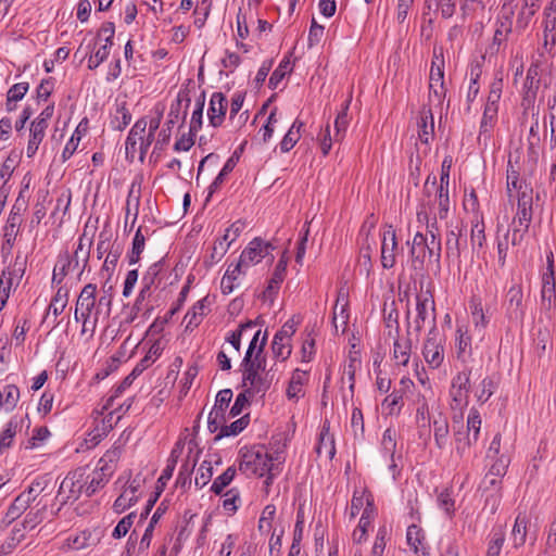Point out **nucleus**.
<instances>
[{"instance_id": "1", "label": "nucleus", "mask_w": 556, "mask_h": 556, "mask_svg": "<svg viewBox=\"0 0 556 556\" xmlns=\"http://www.w3.org/2000/svg\"><path fill=\"white\" fill-rule=\"evenodd\" d=\"M282 462L280 452L269 453L265 446H255L243 455L240 469L260 477L267 475L265 483L269 485Z\"/></svg>"}, {"instance_id": "2", "label": "nucleus", "mask_w": 556, "mask_h": 556, "mask_svg": "<svg viewBox=\"0 0 556 556\" xmlns=\"http://www.w3.org/2000/svg\"><path fill=\"white\" fill-rule=\"evenodd\" d=\"M242 388L250 397L264 396L270 388L271 378L266 371V358L256 356L254 362L242 363Z\"/></svg>"}, {"instance_id": "3", "label": "nucleus", "mask_w": 556, "mask_h": 556, "mask_svg": "<svg viewBox=\"0 0 556 556\" xmlns=\"http://www.w3.org/2000/svg\"><path fill=\"white\" fill-rule=\"evenodd\" d=\"M532 201L533 189L530 186L522 187L521 194L518 197V207L516 216L513 219L511 244H519L528 232L532 220Z\"/></svg>"}, {"instance_id": "4", "label": "nucleus", "mask_w": 556, "mask_h": 556, "mask_svg": "<svg viewBox=\"0 0 556 556\" xmlns=\"http://www.w3.org/2000/svg\"><path fill=\"white\" fill-rule=\"evenodd\" d=\"M413 318V326L417 333H419L426 325L435 326V304L430 290H420L415 296V311L412 312L407 306L406 318Z\"/></svg>"}, {"instance_id": "5", "label": "nucleus", "mask_w": 556, "mask_h": 556, "mask_svg": "<svg viewBox=\"0 0 556 556\" xmlns=\"http://www.w3.org/2000/svg\"><path fill=\"white\" fill-rule=\"evenodd\" d=\"M446 96V89L444 86V59L443 53L440 50L433 51V60L429 75V105H442L443 100Z\"/></svg>"}, {"instance_id": "6", "label": "nucleus", "mask_w": 556, "mask_h": 556, "mask_svg": "<svg viewBox=\"0 0 556 556\" xmlns=\"http://www.w3.org/2000/svg\"><path fill=\"white\" fill-rule=\"evenodd\" d=\"M46 482L42 480H35L31 484L15 497L13 503L8 508L4 521L9 525L20 518L25 511L28 510L31 504L45 492Z\"/></svg>"}, {"instance_id": "7", "label": "nucleus", "mask_w": 556, "mask_h": 556, "mask_svg": "<svg viewBox=\"0 0 556 556\" xmlns=\"http://www.w3.org/2000/svg\"><path fill=\"white\" fill-rule=\"evenodd\" d=\"M87 471V468L80 467L71 471L63 479L58 492V498L61 504H65L70 501L74 502L78 500L81 494H85L87 480L89 479Z\"/></svg>"}, {"instance_id": "8", "label": "nucleus", "mask_w": 556, "mask_h": 556, "mask_svg": "<svg viewBox=\"0 0 556 556\" xmlns=\"http://www.w3.org/2000/svg\"><path fill=\"white\" fill-rule=\"evenodd\" d=\"M273 250L274 247L270 242H267L261 238H254L241 252L238 261L239 266H242V268L247 271L248 268L257 265L263 260L273 262Z\"/></svg>"}, {"instance_id": "9", "label": "nucleus", "mask_w": 556, "mask_h": 556, "mask_svg": "<svg viewBox=\"0 0 556 556\" xmlns=\"http://www.w3.org/2000/svg\"><path fill=\"white\" fill-rule=\"evenodd\" d=\"M445 339L437 327H431L422 346V356L428 366L432 369H438L444 362Z\"/></svg>"}, {"instance_id": "10", "label": "nucleus", "mask_w": 556, "mask_h": 556, "mask_svg": "<svg viewBox=\"0 0 556 556\" xmlns=\"http://www.w3.org/2000/svg\"><path fill=\"white\" fill-rule=\"evenodd\" d=\"M148 121L146 117L138 119L129 131L125 142L127 155L135 156L137 152L144 155L152 144V136L147 134Z\"/></svg>"}, {"instance_id": "11", "label": "nucleus", "mask_w": 556, "mask_h": 556, "mask_svg": "<svg viewBox=\"0 0 556 556\" xmlns=\"http://www.w3.org/2000/svg\"><path fill=\"white\" fill-rule=\"evenodd\" d=\"M96 292L97 286L88 283L80 291L76 302L74 318L76 321H83V332L87 329V324L97 302Z\"/></svg>"}, {"instance_id": "12", "label": "nucleus", "mask_w": 556, "mask_h": 556, "mask_svg": "<svg viewBox=\"0 0 556 556\" xmlns=\"http://www.w3.org/2000/svg\"><path fill=\"white\" fill-rule=\"evenodd\" d=\"M244 226L245 225L243 222L237 220L226 229L225 235L213 245L210 256L212 263H217L224 257L232 242H235L240 237Z\"/></svg>"}, {"instance_id": "13", "label": "nucleus", "mask_w": 556, "mask_h": 556, "mask_svg": "<svg viewBox=\"0 0 556 556\" xmlns=\"http://www.w3.org/2000/svg\"><path fill=\"white\" fill-rule=\"evenodd\" d=\"M25 261L16 257L13 266L2 273L0 278V311L5 306L13 282L18 283L25 271Z\"/></svg>"}, {"instance_id": "14", "label": "nucleus", "mask_w": 556, "mask_h": 556, "mask_svg": "<svg viewBox=\"0 0 556 556\" xmlns=\"http://www.w3.org/2000/svg\"><path fill=\"white\" fill-rule=\"evenodd\" d=\"M397 241L395 229L389 225L384 227L381 242V265L383 268H392L396 262Z\"/></svg>"}, {"instance_id": "15", "label": "nucleus", "mask_w": 556, "mask_h": 556, "mask_svg": "<svg viewBox=\"0 0 556 556\" xmlns=\"http://www.w3.org/2000/svg\"><path fill=\"white\" fill-rule=\"evenodd\" d=\"M141 482L140 477H135L131 480L128 478L125 481L122 493L114 502L116 513L125 511L138 501V491L141 488Z\"/></svg>"}, {"instance_id": "16", "label": "nucleus", "mask_w": 556, "mask_h": 556, "mask_svg": "<svg viewBox=\"0 0 556 556\" xmlns=\"http://www.w3.org/2000/svg\"><path fill=\"white\" fill-rule=\"evenodd\" d=\"M556 307V281L549 275L542 276L540 311L546 318H551V312Z\"/></svg>"}, {"instance_id": "17", "label": "nucleus", "mask_w": 556, "mask_h": 556, "mask_svg": "<svg viewBox=\"0 0 556 556\" xmlns=\"http://www.w3.org/2000/svg\"><path fill=\"white\" fill-rule=\"evenodd\" d=\"M432 106L433 105L429 104L424 105L417 119L418 138L425 144H429L434 136V118Z\"/></svg>"}, {"instance_id": "18", "label": "nucleus", "mask_w": 556, "mask_h": 556, "mask_svg": "<svg viewBox=\"0 0 556 556\" xmlns=\"http://www.w3.org/2000/svg\"><path fill=\"white\" fill-rule=\"evenodd\" d=\"M227 106V99L222 92H214L212 94L207 110V117L213 127H218L223 124Z\"/></svg>"}, {"instance_id": "19", "label": "nucleus", "mask_w": 556, "mask_h": 556, "mask_svg": "<svg viewBox=\"0 0 556 556\" xmlns=\"http://www.w3.org/2000/svg\"><path fill=\"white\" fill-rule=\"evenodd\" d=\"M544 47H556V0H552L544 10Z\"/></svg>"}, {"instance_id": "20", "label": "nucleus", "mask_w": 556, "mask_h": 556, "mask_svg": "<svg viewBox=\"0 0 556 556\" xmlns=\"http://www.w3.org/2000/svg\"><path fill=\"white\" fill-rule=\"evenodd\" d=\"M469 372H459L453 378L451 396L456 406H464L467 404V394L469 390Z\"/></svg>"}, {"instance_id": "21", "label": "nucleus", "mask_w": 556, "mask_h": 556, "mask_svg": "<svg viewBox=\"0 0 556 556\" xmlns=\"http://www.w3.org/2000/svg\"><path fill=\"white\" fill-rule=\"evenodd\" d=\"M247 271L239 266V263L236 265H229L225 275L220 281V290L224 294L232 293L237 288L241 285V277L244 276Z\"/></svg>"}, {"instance_id": "22", "label": "nucleus", "mask_w": 556, "mask_h": 556, "mask_svg": "<svg viewBox=\"0 0 556 556\" xmlns=\"http://www.w3.org/2000/svg\"><path fill=\"white\" fill-rule=\"evenodd\" d=\"M513 8L504 4L497 21V28L494 33V43L501 45V42L513 31Z\"/></svg>"}, {"instance_id": "23", "label": "nucleus", "mask_w": 556, "mask_h": 556, "mask_svg": "<svg viewBox=\"0 0 556 556\" xmlns=\"http://www.w3.org/2000/svg\"><path fill=\"white\" fill-rule=\"evenodd\" d=\"M261 333H262V330H261V328H257V327L251 331L250 334H252V339H251V342L247 350V353L242 359V363L248 364L250 362H254L256 356L265 357L263 355V352H264V348H265L266 341H267V333L265 332L262 337H261Z\"/></svg>"}, {"instance_id": "24", "label": "nucleus", "mask_w": 556, "mask_h": 556, "mask_svg": "<svg viewBox=\"0 0 556 556\" xmlns=\"http://www.w3.org/2000/svg\"><path fill=\"white\" fill-rule=\"evenodd\" d=\"M46 494H41L37 501L30 505L28 508L26 516L24 518V527L34 529L38 523H40L46 514L47 501Z\"/></svg>"}, {"instance_id": "25", "label": "nucleus", "mask_w": 556, "mask_h": 556, "mask_svg": "<svg viewBox=\"0 0 556 556\" xmlns=\"http://www.w3.org/2000/svg\"><path fill=\"white\" fill-rule=\"evenodd\" d=\"M287 270V258L283 256L277 263L275 270L273 273L271 278L268 281L266 289L263 292V296L265 300H271L275 294L278 292L281 282L285 279Z\"/></svg>"}, {"instance_id": "26", "label": "nucleus", "mask_w": 556, "mask_h": 556, "mask_svg": "<svg viewBox=\"0 0 556 556\" xmlns=\"http://www.w3.org/2000/svg\"><path fill=\"white\" fill-rule=\"evenodd\" d=\"M308 381V372L306 370L295 369L291 376L287 388V397L291 401H298L304 395V386Z\"/></svg>"}, {"instance_id": "27", "label": "nucleus", "mask_w": 556, "mask_h": 556, "mask_svg": "<svg viewBox=\"0 0 556 556\" xmlns=\"http://www.w3.org/2000/svg\"><path fill=\"white\" fill-rule=\"evenodd\" d=\"M208 305H210V303H208L207 296H205V298L201 299L200 301H198L191 307V309L188 311V313L186 314V316L184 318L187 329L197 328L201 324L204 316H206L207 313L210 312Z\"/></svg>"}, {"instance_id": "28", "label": "nucleus", "mask_w": 556, "mask_h": 556, "mask_svg": "<svg viewBox=\"0 0 556 556\" xmlns=\"http://www.w3.org/2000/svg\"><path fill=\"white\" fill-rule=\"evenodd\" d=\"M232 399V392L229 389L220 390L216 395L215 409L208 416V428L216 431L218 428L217 418L222 416L223 408L227 407Z\"/></svg>"}, {"instance_id": "29", "label": "nucleus", "mask_w": 556, "mask_h": 556, "mask_svg": "<svg viewBox=\"0 0 556 556\" xmlns=\"http://www.w3.org/2000/svg\"><path fill=\"white\" fill-rule=\"evenodd\" d=\"M122 443L117 441L114 445L105 452V454L100 458L98 467L106 472V475L112 476L115 471L116 464L122 455Z\"/></svg>"}, {"instance_id": "30", "label": "nucleus", "mask_w": 556, "mask_h": 556, "mask_svg": "<svg viewBox=\"0 0 556 556\" xmlns=\"http://www.w3.org/2000/svg\"><path fill=\"white\" fill-rule=\"evenodd\" d=\"M348 306V300L344 296V294L339 293L334 307H333V316H332V324L338 332L341 330L342 332L345 331L348 321H349V314L346 311Z\"/></svg>"}, {"instance_id": "31", "label": "nucleus", "mask_w": 556, "mask_h": 556, "mask_svg": "<svg viewBox=\"0 0 556 556\" xmlns=\"http://www.w3.org/2000/svg\"><path fill=\"white\" fill-rule=\"evenodd\" d=\"M410 254L413 257L414 266H422L428 255V238L421 232H417L412 242Z\"/></svg>"}, {"instance_id": "32", "label": "nucleus", "mask_w": 556, "mask_h": 556, "mask_svg": "<svg viewBox=\"0 0 556 556\" xmlns=\"http://www.w3.org/2000/svg\"><path fill=\"white\" fill-rule=\"evenodd\" d=\"M20 401V390L13 384L5 386L0 390V413L12 412Z\"/></svg>"}, {"instance_id": "33", "label": "nucleus", "mask_w": 556, "mask_h": 556, "mask_svg": "<svg viewBox=\"0 0 556 556\" xmlns=\"http://www.w3.org/2000/svg\"><path fill=\"white\" fill-rule=\"evenodd\" d=\"M384 313V325L388 329V337L395 338L399 337L400 326H399V311L396 308L395 302L391 301L390 303H384L383 307Z\"/></svg>"}, {"instance_id": "34", "label": "nucleus", "mask_w": 556, "mask_h": 556, "mask_svg": "<svg viewBox=\"0 0 556 556\" xmlns=\"http://www.w3.org/2000/svg\"><path fill=\"white\" fill-rule=\"evenodd\" d=\"M369 508L374 509V500L372 495L365 490H356L353 494L350 507L351 517H355L363 509L367 510Z\"/></svg>"}, {"instance_id": "35", "label": "nucleus", "mask_w": 556, "mask_h": 556, "mask_svg": "<svg viewBox=\"0 0 556 556\" xmlns=\"http://www.w3.org/2000/svg\"><path fill=\"white\" fill-rule=\"evenodd\" d=\"M528 523L529 519L526 514L517 516L511 530V542L515 548H519L526 543Z\"/></svg>"}, {"instance_id": "36", "label": "nucleus", "mask_w": 556, "mask_h": 556, "mask_svg": "<svg viewBox=\"0 0 556 556\" xmlns=\"http://www.w3.org/2000/svg\"><path fill=\"white\" fill-rule=\"evenodd\" d=\"M485 227L481 215L476 214L471 222L470 241L472 249L481 250L485 243Z\"/></svg>"}, {"instance_id": "37", "label": "nucleus", "mask_w": 556, "mask_h": 556, "mask_svg": "<svg viewBox=\"0 0 556 556\" xmlns=\"http://www.w3.org/2000/svg\"><path fill=\"white\" fill-rule=\"evenodd\" d=\"M87 476L89 477V479L87 480L85 489L86 496H91L99 489L103 488L111 477L110 475H106V472H103V470L100 469L99 467L94 469L91 473L87 472Z\"/></svg>"}, {"instance_id": "38", "label": "nucleus", "mask_w": 556, "mask_h": 556, "mask_svg": "<svg viewBox=\"0 0 556 556\" xmlns=\"http://www.w3.org/2000/svg\"><path fill=\"white\" fill-rule=\"evenodd\" d=\"M410 351L412 342L408 338H394L393 356L399 364L403 366H406L408 364L410 358Z\"/></svg>"}, {"instance_id": "39", "label": "nucleus", "mask_w": 556, "mask_h": 556, "mask_svg": "<svg viewBox=\"0 0 556 556\" xmlns=\"http://www.w3.org/2000/svg\"><path fill=\"white\" fill-rule=\"evenodd\" d=\"M149 236V229L140 226L132 240V249L129 254V263L136 264L140 260V255L144 250L146 238Z\"/></svg>"}, {"instance_id": "40", "label": "nucleus", "mask_w": 556, "mask_h": 556, "mask_svg": "<svg viewBox=\"0 0 556 556\" xmlns=\"http://www.w3.org/2000/svg\"><path fill=\"white\" fill-rule=\"evenodd\" d=\"M406 540L408 545L412 547L415 554L424 553L425 549V534L416 525H412L407 528Z\"/></svg>"}, {"instance_id": "41", "label": "nucleus", "mask_w": 556, "mask_h": 556, "mask_svg": "<svg viewBox=\"0 0 556 556\" xmlns=\"http://www.w3.org/2000/svg\"><path fill=\"white\" fill-rule=\"evenodd\" d=\"M46 136V129L42 126L30 125L29 139L26 148V154L28 157H33L38 151L39 144L42 142Z\"/></svg>"}, {"instance_id": "42", "label": "nucleus", "mask_w": 556, "mask_h": 556, "mask_svg": "<svg viewBox=\"0 0 556 556\" xmlns=\"http://www.w3.org/2000/svg\"><path fill=\"white\" fill-rule=\"evenodd\" d=\"M22 223V217L18 213L12 212L8 218L7 225L4 227L3 237L5 242L9 245H13L20 230V225Z\"/></svg>"}, {"instance_id": "43", "label": "nucleus", "mask_w": 556, "mask_h": 556, "mask_svg": "<svg viewBox=\"0 0 556 556\" xmlns=\"http://www.w3.org/2000/svg\"><path fill=\"white\" fill-rule=\"evenodd\" d=\"M303 126L302 122L295 121L288 132L285 135L283 139L280 142V150L282 152H289L295 143L300 140V129Z\"/></svg>"}, {"instance_id": "44", "label": "nucleus", "mask_w": 556, "mask_h": 556, "mask_svg": "<svg viewBox=\"0 0 556 556\" xmlns=\"http://www.w3.org/2000/svg\"><path fill=\"white\" fill-rule=\"evenodd\" d=\"M67 301L68 291L66 289L60 288L48 307L46 317L48 318L51 313L54 315V317L60 315L66 307Z\"/></svg>"}, {"instance_id": "45", "label": "nucleus", "mask_w": 556, "mask_h": 556, "mask_svg": "<svg viewBox=\"0 0 556 556\" xmlns=\"http://www.w3.org/2000/svg\"><path fill=\"white\" fill-rule=\"evenodd\" d=\"M257 327L256 321L249 320L241 324L236 331H232L226 340L232 345L236 352L240 351L241 339L245 336V332H251Z\"/></svg>"}, {"instance_id": "46", "label": "nucleus", "mask_w": 556, "mask_h": 556, "mask_svg": "<svg viewBox=\"0 0 556 556\" xmlns=\"http://www.w3.org/2000/svg\"><path fill=\"white\" fill-rule=\"evenodd\" d=\"M495 391V382L491 377H484L479 384L475 386L473 393L477 401L486 402Z\"/></svg>"}, {"instance_id": "47", "label": "nucleus", "mask_w": 556, "mask_h": 556, "mask_svg": "<svg viewBox=\"0 0 556 556\" xmlns=\"http://www.w3.org/2000/svg\"><path fill=\"white\" fill-rule=\"evenodd\" d=\"M538 9L539 5H534L532 2L525 3V5L519 11L516 20V30H525L529 26Z\"/></svg>"}, {"instance_id": "48", "label": "nucleus", "mask_w": 556, "mask_h": 556, "mask_svg": "<svg viewBox=\"0 0 556 556\" xmlns=\"http://www.w3.org/2000/svg\"><path fill=\"white\" fill-rule=\"evenodd\" d=\"M17 164V154L11 152L0 165V189L3 190L4 185L9 181Z\"/></svg>"}, {"instance_id": "49", "label": "nucleus", "mask_w": 556, "mask_h": 556, "mask_svg": "<svg viewBox=\"0 0 556 556\" xmlns=\"http://www.w3.org/2000/svg\"><path fill=\"white\" fill-rule=\"evenodd\" d=\"M162 515H163V510L161 509V507H157V509L154 511V514H153V516H152V518L141 538V541L139 544V551L146 552L150 547L155 525L157 523V521L160 520Z\"/></svg>"}, {"instance_id": "50", "label": "nucleus", "mask_w": 556, "mask_h": 556, "mask_svg": "<svg viewBox=\"0 0 556 556\" xmlns=\"http://www.w3.org/2000/svg\"><path fill=\"white\" fill-rule=\"evenodd\" d=\"M351 103V97L346 100L341 113L337 116L334 121V140L341 141L344 137V134L346 131V128L349 126V116H348V110Z\"/></svg>"}, {"instance_id": "51", "label": "nucleus", "mask_w": 556, "mask_h": 556, "mask_svg": "<svg viewBox=\"0 0 556 556\" xmlns=\"http://www.w3.org/2000/svg\"><path fill=\"white\" fill-rule=\"evenodd\" d=\"M433 434L438 447L443 448L447 442L448 425L445 418L439 417L433 420Z\"/></svg>"}, {"instance_id": "52", "label": "nucleus", "mask_w": 556, "mask_h": 556, "mask_svg": "<svg viewBox=\"0 0 556 556\" xmlns=\"http://www.w3.org/2000/svg\"><path fill=\"white\" fill-rule=\"evenodd\" d=\"M96 539L92 536L91 532L83 531L79 534L70 538L67 540V545L76 551L88 548L96 544Z\"/></svg>"}, {"instance_id": "53", "label": "nucleus", "mask_w": 556, "mask_h": 556, "mask_svg": "<svg viewBox=\"0 0 556 556\" xmlns=\"http://www.w3.org/2000/svg\"><path fill=\"white\" fill-rule=\"evenodd\" d=\"M374 516V509L369 508L362 513V517L359 519L357 528L353 532V540L357 543H361L366 535L367 529L370 526L371 519Z\"/></svg>"}, {"instance_id": "54", "label": "nucleus", "mask_w": 556, "mask_h": 556, "mask_svg": "<svg viewBox=\"0 0 556 556\" xmlns=\"http://www.w3.org/2000/svg\"><path fill=\"white\" fill-rule=\"evenodd\" d=\"M472 323L476 329L481 332L489 324V319L486 318L482 304L480 301L473 300L470 304Z\"/></svg>"}, {"instance_id": "55", "label": "nucleus", "mask_w": 556, "mask_h": 556, "mask_svg": "<svg viewBox=\"0 0 556 556\" xmlns=\"http://www.w3.org/2000/svg\"><path fill=\"white\" fill-rule=\"evenodd\" d=\"M17 427L18 422L15 417L8 422L7 428L1 433L0 453H3L7 448H9L12 445V442L16 434Z\"/></svg>"}, {"instance_id": "56", "label": "nucleus", "mask_w": 556, "mask_h": 556, "mask_svg": "<svg viewBox=\"0 0 556 556\" xmlns=\"http://www.w3.org/2000/svg\"><path fill=\"white\" fill-rule=\"evenodd\" d=\"M478 440H473V434L469 431H457L455 433L456 451L458 454L464 455L469 448L477 443Z\"/></svg>"}, {"instance_id": "57", "label": "nucleus", "mask_w": 556, "mask_h": 556, "mask_svg": "<svg viewBox=\"0 0 556 556\" xmlns=\"http://www.w3.org/2000/svg\"><path fill=\"white\" fill-rule=\"evenodd\" d=\"M175 455V451L172 452V455L170 457L168 458L167 460V465L166 467L163 469L160 478L157 479V483H156V496L160 495V493L164 490L167 481L172 478L173 476V472L175 470V467H176V464H177V459L176 457L174 456Z\"/></svg>"}, {"instance_id": "58", "label": "nucleus", "mask_w": 556, "mask_h": 556, "mask_svg": "<svg viewBox=\"0 0 556 556\" xmlns=\"http://www.w3.org/2000/svg\"><path fill=\"white\" fill-rule=\"evenodd\" d=\"M538 65H531L527 72L525 88L527 90V97H534L539 88L540 79Z\"/></svg>"}, {"instance_id": "59", "label": "nucleus", "mask_w": 556, "mask_h": 556, "mask_svg": "<svg viewBox=\"0 0 556 556\" xmlns=\"http://www.w3.org/2000/svg\"><path fill=\"white\" fill-rule=\"evenodd\" d=\"M497 116V105L492 104H485L481 125H480V132L486 134L490 131V129L493 127V124Z\"/></svg>"}, {"instance_id": "60", "label": "nucleus", "mask_w": 556, "mask_h": 556, "mask_svg": "<svg viewBox=\"0 0 556 556\" xmlns=\"http://www.w3.org/2000/svg\"><path fill=\"white\" fill-rule=\"evenodd\" d=\"M505 542V532L502 528L493 532L492 539L490 540L486 556H500L502 547Z\"/></svg>"}, {"instance_id": "61", "label": "nucleus", "mask_w": 556, "mask_h": 556, "mask_svg": "<svg viewBox=\"0 0 556 556\" xmlns=\"http://www.w3.org/2000/svg\"><path fill=\"white\" fill-rule=\"evenodd\" d=\"M403 406V396L394 390L382 402V407L388 410L390 415H397Z\"/></svg>"}, {"instance_id": "62", "label": "nucleus", "mask_w": 556, "mask_h": 556, "mask_svg": "<svg viewBox=\"0 0 556 556\" xmlns=\"http://www.w3.org/2000/svg\"><path fill=\"white\" fill-rule=\"evenodd\" d=\"M248 416H243L230 425L223 426L217 439L239 434L248 426Z\"/></svg>"}, {"instance_id": "63", "label": "nucleus", "mask_w": 556, "mask_h": 556, "mask_svg": "<svg viewBox=\"0 0 556 556\" xmlns=\"http://www.w3.org/2000/svg\"><path fill=\"white\" fill-rule=\"evenodd\" d=\"M151 307H146L143 305V302H139L138 299H136L135 304L130 308V311L127 313V316L125 317V323L131 324L136 321L141 314V317L144 319H148L150 317Z\"/></svg>"}, {"instance_id": "64", "label": "nucleus", "mask_w": 556, "mask_h": 556, "mask_svg": "<svg viewBox=\"0 0 556 556\" xmlns=\"http://www.w3.org/2000/svg\"><path fill=\"white\" fill-rule=\"evenodd\" d=\"M235 475L236 470L233 468H227L214 480L211 490L216 494L222 493V491L232 481Z\"/></svg>"}]
</instances>
